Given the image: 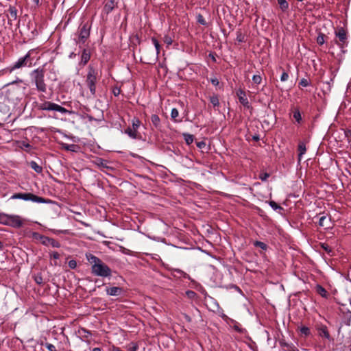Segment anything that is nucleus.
<instances>
[{
  "instance_id": "9d476101",
  "label": "nucleus",
  "mask_w": 351,
  "mask_h": 351,
  "mask_svg": "<svg viewBox=\"0 0 351 351\" xmlns=\"http://www.w3.org/2000/svg\"><path fill=\"white\" fill-rule=\"evenodd\" d=\"M237 95L239 98V102L245 108H252L250 105V103L248 101L247 98L246 97L245 92L242 90L241 88H239L237 91Z\"/></svg>"
},
{
  "instance_id": "37998d69",
  "label": "nucleus",
  "mask_w": 351,
  "mask_h": 351,
  "mask_svg": "<svg viewBox=\"0 0 351 351\" xmlns=\"http://www.w3.org/2000/svg\"><path fill=\"white\" fill-rule=\"evenodd\" d=\"M311 85V82L305 78L301 79V80L299 82V86L306 87L308 86Z\"/></svg>"
},
{
  "instance_id": "6e6d98bb",
  "label": "nucleus",
  "mask_w": 351,
  "mask_h": 351,
  "mask_svg": "<svg viewBox=\"0 0 351 351\" xmlns=\"http://www.w3.org/2000/svg\"><path fill=\"white\" fill-rule=\"evenodd\" d=\"M112 93L114 96H118L121 93V88L115 86L112 89Z\"/></svg>"
},
{
  "instance_id": "c9c22d12",
  "label": "nucleus",
  "mask_w": 351,
  "mask_h": 351,
  "mask_svg": "<svg viewBox=\"0 0 351 351\" xmlns=\"http://www.w3.org/2000/svg\"><path fill=\"white\" fill-rule=\"evenodd\" d=\"M237 40L239 43H244V42H245V36H244V34H243V33H242L241 29H239L237 32Z\"/></svg>"
},
{
  "instance_id": "b1692460",
  "label": "nucleus",
  "mask_w": 351,
  "mask_h": 351,
  "mask_svg": "<svg viewBox=\"0 0 351 351\" xmlns=\"http://www.w3.org/2000/svg\"><path fill=\"white\" fill-rule=\"evenodd\" d=\"M209 100L214 107L219 106V100L217 95L214 94L213 95L210 96L209 97Z\"/></svg>"
},
{
  "instance_id": "c03bdc74",
  "label": "nucleus",
  "mask_w": 351,
  "mask_h": 351,
  "mask_svg": "<svg viewBox=\"0 0 351 351\" xmlns=\"http://www.w3.org/2000/svg\"><path fill=\"white\" fill-rule=\"evenodd\" d=\"M252 81L256 84H260L262 82V77L259 75H254L252 77Z\"/></svg>"
},
{
  "instance_id": "58836bf2",
  "label": "nucleus",
  "mask_w": 351,
  "mask_h": 351,
  "mask_svg": "<svg viewBox=\"0 0 351 351\" xmlns=\"http://www.w3.org/2000/svg\"><path fill=\"white\" fill-rule=\"evenodd\" d=\"M138 348V345L136 343L132 342L127 346L128 351H136Z\"/></svg>"
},
{
  "instance_id": "864d4df0",
  "label": "nucleus",
  "mask_w": 351,
  "mask_h": 351,
  "mask_svg": "<svg viewBox=\"0 0 351 351\" xmlns=\"http://www.w3.org/2000/svg\"><path fill=\"white\" fill-rule=\"evenodd\" d=\"M164 42L166 44H167L168 45H170L172 44L173 40H172L171 38L169 36L166 35L164 37Z\"/></svg>"
},
{
  "instance_id": "6ab92c4d",
  "label": "nucleus",
  "mask_w": 351,
  "mask_h": 351,
  "mask_svg": "<svg viewBox=\"0 0 351 351\" xmlns=\"http://www.w3.org/2000/svg\"><path fill=\"white\" fill-rule=\"evenodd\" d=\"M151 121L156 130H161L160 119L157 114H152L151 116Z\"/></svg>"
},
{
  "instance_id": "5701e85b",
  "label": "nucleus",
  "mask_w": 351,
  "mask_h": 351,
  "mask_svg": "<svg viewBox=\"0 0 351 351\" xmlns=\"http://www.w3.org/2000/svg\"><path fill=\"white\" fill-rule=\"evenodd\" d=\"M30 167L32 169H33L36 173H40L43 171V167L40 165H38L35 161H31Z\"/></svg>"
},
{
  "instance_id": "ea45409f",
  "label": "nucleus",
  "mask_w": 351,
  "mask_h": 351,
  "mask_svg": "<svg viewBox=\"0 0 351 351\" xmlns=\"http://www.w3.org/2000/svg\"><path fill=\"white\" fill-rule=\"evenodd\" d=\"M43 346H44L49 351H57L56 347L48 342L43 343Z\"/></svg>"
},
{
  "instance_id": "a878e982",
  "label": "nucleus",
  "mask_w": 351,
  "mask_h": 351,
  "mask_svg": "<svg viewBox=\"0 0 351 351\" xmlns=\"http://www.w3.org/2000/svg\"><path fill=\"white\" fill-rule=\"evenodd\" d=\"M51 230L54 234H60V233L68 234V235H73V233L69 229H65V230L51 229Z\"/></svg>"
},
{
  "instance_id": "338daca9",
  "label": "nucleus",
  "mask_w": 351,
  "mask_h": 351,
  "mask_svg": "<svg viewBox=\"0 0 351 351\" xmlns=\"http://www.w3.org/2000/svg\"><path fill=\"white\" fill-rule=\"evenodd\" d=\"M252 140L254 141H258L260 140V136L258 134H255L252 136Z\"/></svg>"
},
{
  "instance_id": "aec40b11",
  "label": "nucleus",
  "mask_w": 351,
  "mask_h": 351,
  "mask_svg": "<svg viewBox=\"0 0 351 351\" xmlns=\"http://www.w3.org/2000/svg\"><path fill=\"white\" fill-rule=\"evenodd\" d=\"M86 256L87 261L91 264V265H95V264L101 263V260L92 254H86Z\"/></svg>"
},
{
  "instance_id": "f8f14e48",
  "label": "nucleus",
  "mask_w": 351,
  "mask_h": 351,
  "mask_svg": "<svg viewBox=\"0 0 351 351\" xmlns=\"http://www.w3.org/2000/svg\"><path fill=\"white\" fill-rule=\"evenodd\" d=\"M91 56L90 51L89 49H84L82 51L80 64L83 66L86 65L90 60Z\"/></svg>"
},
{
  "instance_id": "bb28decb",
  "label": "nucleus",
  "mask_w": 351,
  "mask_h": 351,
  "mask_svg": "<svg viewBox=\"0 0 351 351\" xmlns=\"http://www.w3.org/2000/svg\"><path fill=\"white\" fill-rule=\"evenodd\" d=\"M63 148L67 151L76 152L78 148V145L75 144H64Z\"/></svg>"
},
{
  "instance_id": "e433bc0d",
  "label": "nucleus",
  "mask_w": 351,
  "mask_h": 351,
  "mask_svg": "<svg viewBox=\"0 0 351 351\" xmlns=\"http://www.w3.org/2000/svg\"><path fill=\"white\" fill-rule=\"evenodd\" d=\"M254 245L257 247H260L263 250H266L267 249V245L265 243L262 241H256L254 242Z\"/></svg>"
},
{
  "instance_id": "2f4dec72",
  "label": "nucleus",
  "mask_w": 351,
  "mask_h": 351,
  "mask_svg": "<svg viewBox=\"0 0 351 351\" xmlns=\"http://www.w3.org/2000/svg\"><path fill=\"white\" fill-rule=\"evenodd\" d=\"M321 247L329 255L332 256L333 252L327 243H321Z\"/></svg>"
},
{
  "instance_id": "39448f33",
  "label": "nucleus",
  "mask_w": 351,
  "mask_h": 351,
  "mask_svg": "<svg viewBox=\"0 0 351 351\" xmlns=\"http://www.w3.org/2000/svg\"><path fill=\"white\" fill-rule=\"evenodd\" d=\"M90 25L88 23H81L77 32V37L75 38L78 45L84 44L90 36Z\"/></svg>"
},
{
  "instance_id": "774afa93",
  "label": "nucleus",
  "mask_w": 351,
  "mask_h": 351,
  "mask_svg": "<svg viewBox=\"0 0 351 351\" xmlns=\"http://www.w3.org/2000/svg\"><path fill=\"white\" fill-rule=\"evenodd\" d=\"M112 351H122V350L119 348H113Z\"/></svg>"
},
{
  "instance_id": "72a5a7b5",
  "label": "nucleus",
  "mask_w": 351,
  "mask_h": 351,
  "mask_svg": "<svg viewBox=\"0 0 351 351\" xmlns=\"http://www.w3.org/2000/svg\"><path fill=\"white\" fill-rule=\"evenodd\" d=\"M325 38L326 35L322 32H319L316 40L317 44L319 45H324V43H325Z\"/></svg>"
},
{
  "instance_id": "9b49d317",
  "label": "nucleus",
  "mask_w": 351,
  "mask_h": 351,
  "mask_svg": "<svg viewBox=\"0 0 351 351\" xmlns=\"http://www.w3.org/2000/svg\"><path fill=\"white\" fill-rule=\"evenodd\" d=\"M104 3L103 12L107 15L117 7V3L114 0H105Z\"/></svg>"
},
{
  "instance_id": "423d86ee",
  "label": "nucleus",
  "mask_w": 351,
  "mask_h": 351,
  "mask_svg": "<svg viewBox=\"0 0 351 351\" xmlns=\"http://www.w3.org/2000/svg\"><path fill=\"white\" fill-rule=\"evenodd\" d=\"M91 272L95 276L104 278L110 277L112 274L111 269L102 261H101V263L91 266Z\"/></svg>"
},
{
  "instance_id": "f3484780",
  "label": "nucleus",
  "mask_w": 351,
  "mask_h": 351,
  "mask_svg": "<svg viewBox=\"0 0 351 351\" xmlns=\"http://www.w3.org/2000/svg\"><path fill=\"white\" fill-rule=\"evenodd\" d=\"M122 288L119 287H112L106 289L107 293L112 296L119 295L122 293Z\"/></svg>"
},
{
  "instance_id": "1a4fd4ad",
  "label": "nucleus",
  "mask_w": 351,
  "mask_h": 351,
  "mask_svg": "<svg viewBox=\"0 0 351 351\" xmlns=\"http://www.w3.org/2000/svg\"><path fill=\"white\" fill-rule=\"evenodd\" d=\"M336 37L339 39V41H336V43L343 48L347 46V31L342 27H339L335 32Z\"/></svg>"
},
{
  "instance_id": "c756f323",
  "label": "nucleus",
  "mask_w": 351,
  "mask_h": 351,
  "mask_svg": "<svg viewBox=\"0 0 351 351\" xmlns=\"http://www.w3.org/2000/svg\"><path fill=\"white\" fill-rule=\"evenodd\" d=\"M184 141L187 145H191L194 141V136L190 134H183Z\"/></svg>"
},
{
  "instance_id": "680f3d73",
  "label": "nucleus",
  "mask_w": 351,
  "mask_h": 351,
  "mask_svg": "<svg viewBox=\"0 0 351 351\" xmlns=\"http://www.w3.org/2000/svg\"><path fill=\"white\" fill-rule=\"evenodd\" d=\"M169 221V223H165V225L167 226V228H164V229H163V232H167V233H169V227H170L171 225H173V224L171 223V221Z\"/></svg>"
},
{
  "instance_id": "f257e3e1",
  "label": "nucleus",
  "mask_w": 351,
  "mask_h": 351,
  "mask_svg": "<svg viewBox=\"0 0 351 351\" xmlns=\"http://www.w3.org/2000/svg\"><path fill=\"white\" fill-rule=\"evenodd\" d=\"M46 70L44 66H39L32 71L29 73L31 82L35 85L36 90L40 93L47 92V84L45 80Z\"/></svg>"
},
{
  "instance_id": "4468645a",
  "label": "nucleus",
  "mask_w": 351,
  "mask_h": 351,
  "mask_svg": "<svg viewBox=\"0 0 351 351\" xmlns=\"http://www.w3.org/2000/svg\"><path fill=\"white\" fill-rule=\"evenodd\" d=\"M317 330L319 336L324 337L326 339L330 340L331 337L328 330V328L325 325H321L317 328Z\"/></svg>"
},
{
  "instance_id": "13d9d810",
  "label": "nucleus",
  "mask_w": 351,
  "mask_h": 351,
  "mask_svg": "<svg viewBox=\"0 0 351 351\" xmlns=\"http://www.w3.org/2000/svg\"><path fill=\"white\" fill-rule=\"evenodd\" d=\"M196 145L197 147L203 149L206 147V143L204 141L197 142Z\"/></svg>"
},
{
  "instance_id": "a18cd8bd",
  "label": "nucleus",
  "mask_w": 351,
  "mask_h": 351,
  "mask_svg": "<svg viewBox=\"0 0 351 351\" xmlns=\"http://www.w3.org/2000/svg\"><path fill=\"white\" fill-rule=\"evenodd\" d=\"M49 245H51L53 247H57V248H59L61 246L60 243L58 241H57L56 240H55L52 238L50 239Z\"/></svg>"
},
{
  "instance_id": "de8ad7c7",
  "label": "nucleus",
  "mask_w": 351,
  "mask_h": 351,
  "mask_svg": "<svg viewBox=\"0 0 351 351\" xmlns=\"http://www.w3.org/2000/svg\"><path fill=\"white\" fill-rule=\"evenodd\" d=\"M339 310L343 313H349L351 315V311H350L349 308L346 307V304H342L340 306Z\"/></svg>"
},
{
  "instance_id": "5fc2aeb1",
  "label": "nucleus",
  "mask_w": 351,
  "mask_h": 351,
  "mask_svg": "<svg viewBox=\"0 0 351 351\" xmlns=\"http://www.w3.org/2000/svg\"><path fill=\"white\" fill-rule=\"evenodd\" d=\"M288 78H289V74L287 72L284 71L281 75L280 80L282 82H285L288 80Z\"/></svg>"
},
{
  "instance_id": "0eeeda50",
  "label": "nucleus",
  "mask_w": 351,
  "mask_h": 351,
  "mask_svg": "<svg viewBox=\"0 0 351 351\" xmlns=\"http://www.w3.org/2000/svg\"><path fill=\"white\" fill-rule=\"evenodd\" d=\"M38 109L47 111H57L62 114L71 113V112L65 108L51 101H45L42 104H40L38 106Z\"/></svg>"
},
{
  "instance_id": "ddd939ff",
  "label": "nucleus",
  "mask_w": 351,
  "mask_h": 351,
  "mask_svg": "<svg viewBox=\"0 0 351 351\" xmlns=\"http://www.w3.org/2000/svg\"><path fill=\"white\" fill-rule=\"evenodd\" d=\"M9 16L8 17V23L11 24L12 21H15L17 19V9L16 7L10 5L8 8Z\"/></svg>"
},
{
  "instance_id": "cd10ccee",
  "label": "nucleus",
  "mask_w": 351,
  "mask_h": 351,
  "mask_svg": "<svg viewBox=\"0 0 351 351\" xmlns=\"http://www.w3.org/2000/svg\"><path fill=\"white\" fill-rule=\"evenodd\" d=\"M269 204L274 210H278L279 213H280L281 210H284V208L274 201H269Z\"/></svg>"
},
{
  "instance_id": "8fccbe9b",
  "label": "nucleus",
  "mask_w": 351,
  "mask_h": 351,
  "mask_svg": "<svg viewBox=\"0 0 351 351\" xmlns=\"http://www.w3.org/2000/svg\"><path fill=\"white\" fill-rule=\"evenodd\" d=\"M50 239L49 237H45V236H43V237L42 238V239L40 241V243L44 245H49V241H50Z\"/></svg>"
},
{
  "instance_id": "603ef678",
  "label": "nucleus",
  "mask_w": 351,
  "mask_h": 351,
  "mask_svg": "<svg viewBox=\"0 0 351 351\" xmlns=\"http://www.w3.org/2000/svg\"><path fill=\"white\" fill-rule=\"evenodd\" d=\"M269 176L270 175L268 173L265 172V173H261L259 176V178L262 181H266L267 179L269 177Z\"/></svg>"
},
{
  "instance_id": "bf43d9fd",
  "label": "nucleus",
  "mask_w": 351,
  "mask_h": 351,
  "mask_svg": "<svg viewBox=\"0 0 351 351\" xmlns=\"http://www.w3.org/2000/svg\"><path fill=\"white\" fill-rule=\"evenodd\" d=\"M50 256L54 259H58L60 258V254L57 252H53L50 254Z\"/></svg>"
},
{
  "instance_id": "09e8293b",
  "label": "nucleus",
  "mask_w": 351,
  "mask_h": 351,
  "mask_svg": "<svg viewBox=\"0 0 351 351\" xmlns=\"http://www.w3.org/2000/svg\"><path fill=\"white\" fill-rule=\"evenodd\" d=\"M179 116V112H178V110L176 109V108H173L171 110V117L173 119H174L175 121L176 119Z\"/></svg>"
},
{
  "instance_id": "7c9ffc66",
  "label": "nucleus",
  "mask_w": 351,
  "mask_h": 351,
  "mask_svg": "<svg viewBox=\"0 0 351 351\" xmlns=\"http://www.w3.org/2000/svg\"><path fill=\"white\" fill-rule=\"evenodd\" d=\"M19 143V147H21V149H25L26 152H29V150L32 147V146L30 144H29L25 141H21Z\"/></svg>"
},
{
  "instance_id": "a211bd4d",
  "label": "nucleus",
  "mask_w": 351,
  "mask_h": 351,
  "mask_svg": "<svg viewBox=\"0 0 351 351\" xmlns=\"http://www.w3.org/2000/svg\"><path fill=\"white\" fill-rule=\"evenodd\" d=\"M157 57L156 56V54H154L153 52H152V57H147V56H143V57H141V62L144 63V64H153L155 63L156 59H157Z\"/></svg>"
},
{
  "instance_id": "dca6fc26",
  "label": "nucleus",
  "mask_w": 351,
  "mask_h": 351,
  "mask_svg": "<svg viewBox=\"0 0 351 351\" xmlns=\"http://www.w3.org/2000/svg\"><path fill=\"white\" fill-rule=\"evenodd\" d=\"M298 162H300L302 155L306 152V143L303 141H300L298 145Z\"/></svg>"
},
{
  "instance_id": "412c9836",
  "label": "nucleus",
  "mask_w": 351,
  "mask_h": 351,
  "mask_svg": "<svg viewBox=\"0 0 351 351\" xmlns=\"http://www.w3.org/2000/svg\"><path fill=\"white\" fill-rule=\"evenodd\" d=\"M316 292L319 294L322 297L324 298H327L328 297V293L326 290L325 288H324L320 285H317L315 287Z\"/></svg>"
},
{
  "instance_id": "4c0bfd02",
  "label": "nucleus",
  "mask_w": 351,
  "mask_h": 351,
  "mask_svg": "<svg viewBox=\"0 0 351 351\" xmlns=\"http://www.w3.org/2000/svg\"><path fill=\"white\" fill-rule=\"evenodd\" d=\"M197 21L199 24L204 25V26H208V23H206L204 16L201 14H199L197 16Z\"/></svg>"
},
{
  "instance_id": "49530a36",
  "label": "nucleus",
  "mask_w": 351,
  "mask_h": 351,
  "mask_svg": "<svg viewBox=\"0 0 351 351\" xmlns=\"http://www.w3.org/2000/svg\"><path fill=\"white\" fill-rule=\"evenodd\" d=\"M186 295L190 299H194L197 296V293L191 290L186 291Z\"/></svg>"
},
{
  "instance_id": "6e6552de",
  "label": "nucleus",
  "mask_w": 351,
  "mask_h": 351,
  "mask_svg": "<svg viewBox=\"0 0 351 351\" xmlns=\"http://www.w3.org/2000/svg\"><path fill=\"white\" fill-rule=\"evenodd\" d=\"M141 121L136 117H134L132 120V128H128L125 130V133L127 134L130 137L134 139L141 140L142 138L141 135L138 133V129L141 125Z\"/></svg>"
},
{
  "instance_id": "0e129e2a",
  "label": "nucleus",
  "mask_w": 351,
  "mask_h": 351,
  "mask_svg": "<svg viewBox=\"0 0 351 351\" xmlns=\"http://www.w3.org/2000/svg\"><path fill=\"white\" fill-rule=\"evenodd\" d=\"M209 58H211V60L214 62H216L217 60H216V54L215 53H210L209 55H208Z\"/></svg>"
},
{
  "instance_id": "f704fd0d",
  "label": "nucleus",
  "mask_w": 351,
  "mask_h": 351,
  "mask_svg": "<svg viewBox=\"0 0 351 351\" xmlns=\"http://www.w3.org/2000/svg\"><path fill=\"white\" fill-rule=\"evenodd\" d=\"M33 26H34V23H32V21H29L27 23V27H28L29 30H31V36L32 37H34L38 34L36 27H34L33 29H32V27H33Z\"/></svg>"
},
{
  "instance_id": "20e7f679",
  "label": "nucleus",
  "mask_w": 351,
  "mask_h": 351,
  "mask_svg": "<svg viewBox=\"0 0 351 351\" xmlns=\"http://www.w3.org/2000/svg\"><path fill=\"white\" fill-rule=\"evenodd\" d=\"M32 51H29L25 56L19 58V60L16 62H14L12 66L7 68V71L9 73H12L13 71L18 69H21L22 67L32 66L33 64V59L31 58Z\"/></svg>"
},
{
  "instance_id": "79ce46f5",
  "label": "nucleus",
  "mask_w": 351,
  "mask_h": 351,
  "mask_svg": "<svg viewBox=\"0 0 351 351\" xmlns=\"http://www.w3.org/2000/svg\"><path fill=\"white\" fill-rule=\"evenodd\" d=\"M106 160L102 159V158H98L97 159V162H96V164L98 165V166H101V167H105V168H107L108 166L106 165Z\"/></svg>"
},
{
  "instance_id": "7ed1b4c3",
  "label": "nucleus",
  "mask_w": 351,
  "mask_h": 351,
  "mask_svg": "<svg viewBox=\"0 0 351 351\" xmlns=\"http://www.w3.org/2000/svg\"><path fill=\"white\" fill-rule=\"evenodd\" d=\"M10 199H23L25 201H32L33 202L36 203H45L48 204L52 202V201L49 199H46L43 197L38 196L32 193H16L13 194L10 198Z\"/></svg>"
},
{
  "instance_id": "2eb2a0df",
  "label": "nucleus",
  "mask_w": 351,
  "mask_h": 351,
  "mask_svg": "<svg viewBox=\"0 0 351 351\" xmlns=\"http://www.w3.org/2000/svg\"><path fill=\"white\" fill-rule=\"evenodd\" d=\"M24 221H0V223L10 226L15 228H19L23 225Z\"/></svg>"
},
{
  "instance_id": "69168bd1",
  "label": "nucleus",
  "mask_w": 351,
  "mask_h": 351,
  "mask_svg": "<svg viewBox=\"0 0 351 351\" xmlns=\"http://www.w3.org/2000/svg\"><path fill=\"white\" fill-rule=\"evenodd\" d=\"M184 317L188 322H191L192 321L191 317L187 314H184Z\"/></svg>"
},
{
  "instance_id": "393cba45",
  "label": "nucleus",
  "mask_w": 351,
  "mask_h": 351,
  "mask_svg": "<svg viewBox=\"0 0 351 351\" xmlns=\"http://www.w3.org/2000/svg\"><path fill=\"white\" fill-rule=\"evenodd\" d=\"M280 8L282 12H285L289 8V3L287 0H277Z\"/></svg>"
},
{
  "instance_id": "a19ab883",
  "label": "nucleus",
  "mask_w": 351,
  "mask_h": 351,
  "mask_svg": "<svg viewBox=\"0 0 351 351\" xmlns=\"http://www.w3.org/2000/svg\"><path fill=\"white\" fill-rule=\"evenodd\" d=\"M34 280L35 282L38 284V285H42L44 283V281H43V276L41 275V274H37L35 276H34Z\"/></svg>"
},
{
  "instance_id": "4be33fe9",
  "label": "nucleus",
  "mask_w": 351,
  "mask_h": 351,
  "mask_svg": "<svg viewBox=\"0 0 351 351\" xmlns=\"http://www.w3.org/2000/svg\"><path fill=\"white\" fill-rule=\"evenodd\" d=\"M293 118L295 120V121L300 124L301 122H302V116H301V113L300 112V110L298 108H294V110H293Z\"/></svg>"
},
{
  "instance_id": "473e14b6",
  "label": "nucleus",
  "mask_w": 351,
  "mask_h": 351,
  "mask_svg": "<svg viewBox=\"0 0 351 351\" xmlns=\"http://www.w3.org/2000/svg\"><path fill=\"white\" fill-rule=\"evenodd\" d=\"M300 332L301 335H304V337H308L311 334L309 328L307 326H304L300 327Z\"/></svg>"
},
{
  "instance_id": "e2e57ef3",
  "label": "nucleus",
  "mask_w": 351,
  "mask_h": 351,
  "mask_svg": "<svg viewBox=\"0 0 351 351\" xmlns=\"http://www.w3.org/2000/svg\"><path fill=\"white\" fill-rule=\"evenodd\" d=\"M23 81L21 79H19L18 78L16 80L13 81L12 82H10V83L8 84L7 86L14 85V84H16L23 83Z\"/></svg>"
},
{
  "instance_id": "f03ea898",
  "label": "nucleus",
  "mask_w": 351,
  "mask_h": 351,
  "mask_svg": "<svg viewBox=\"0 0 351 351\" xmlns=\"http://www.w3.org/2000/svg\"><path fill=\"white\" fill-rule=\"evenodd\" d=\"M98 80V70L97 68L90 64L88 67L86 84L88 87L92 95L95 96L96 93V82Z\"/></svg>"
},
{
  "instance_id": "052dcab7",
  "label": "nucleus",
  "mask_w": 351,
  "mask_h": 351,
  "mask_svg": "<svg viewBox=\"0 0 351 351\" xmlns=\"http://www.w3.org/2000/svg\"><path fill=\"white\" fill-rule=\"evenodd\" d=\"M210 82L214 86H218L219 84V80L217 77L211 78Z\"/></svg>"
},
{
  "instance_id": "3c124183",
  "label": "nucleus",
  "mask_w": 351,
  "mask_h": 351,
  "mask_svg": "<svg viewBox=\"0 0 351 351\" xmlns=\"http://www.w3.org/2000/svg\"><path fill=\"white\" fill-rule=\"evenodd\" d=\"M44 235H42L38 232H32V238L40 241Z\"/></svg>"
},
{
  "instance_id": "c85d7f7f",
  "label": "nucleus",
  "mask_w": 351,
  "mask_h": 351,
  "mask_svg": "<svg viewBox=\"0 0 351 351\" xmlns=\"http://www.w3.org/2000/svg\"><path fill=\"white\" fill-rule=\"evenodd\" d=\"M152 41L156 50V56H158V55L160 53V45L159 44V42L155 37L152 38Z\"/></svg>"
},
{
  "instance_id": "4d7b16f0",
  "label": "nucleus",
  "mask_w": 351,
  "mask_h": 351,
  "mask_svg": "<svg viewBox=\"0 0 351 351\" xmlns=\"http://www.w3.org/2000/svg\"><path fill=\"white\" fill-rule=\"evenodd\" d=\"M69 267L71 268V269H75L76 267H77V263L75 260H71L69 262Z\"/></svg>"
}]
</instances>
